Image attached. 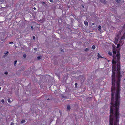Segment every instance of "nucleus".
I'll return each mask as SVG.
<instances>
[{"mask_svg":"<svg viewBox=\"0 0 125 125\" xmlns=\"http://www.w3.org/2000/svg\"><path fill=\"white\" fill-rule=\"evenodd\" d=\"M60 51H61V52H63V51H62V48H60Z\"/></svg>","mask_w":125,"mask_h":125,"instance_id":"obj_29","label":"nucleus"},{"mask_svg":"<svg viewBox=\"0 0 125 125\" xmlns=\"http://www.w3.org/2000/svg\"><path fill=\"white\" fill-rule=\"evenodd\" d=\"M113 59H114V60H115V63H116V61H119L120 60V54L119 52L118 51H117V54L116 51L115 49H113Z\"/></svg>","mask_w":125,"mask_h":125,"instance_id":"obj_3","label":"nucleus"},{"mask_svg":"<svg viewBox=\"0 0 125 125\" xmlns=\"http://www.w3.org/2000/svg\"><path fill=\"white\" fill-rule=\"evenodd\" d=\"M13 42H10L9 43V44H13Z\"/></svg>","mask_w":125,"mask_h":125,"instance_id":"obj_32","label":"nucleus"},{"mask_svg":"<svg viewBox=\"0 0 125 125\" xmlns=\"http://www.w3.org/2000/svg\"><path fill=\"white\" fill-rule=\"evenodd\" d=\"M108 54L109 55H110V56H111L112 55V52H110V51L109 52Z\"/></svg>","mask_w":125,"mask_h":125,"instance_id":"obj_14","label":"nucleus"},{"mask_svg":"<svg viewBox=\"0 0 125 125\" xmlns=\"http://www.w3.org/2000/svg\"><path fill=\"white\" fill-rule=\"evenodd\" d=\"M77 83H75V86L76 87V86H77Z\"/></svg>","mask_w":125,"mask_h":125,"instance_id":"obj_33","label":"nucleus"},{"mask_svg":"<svg viewBox=\"0 0 125 125\" xmlns=\"http://www.w3.org/2000/svg\"><path fill=\"white\" fill-rule=\"evenodd\" d=\"M97 56H98V58H99L100 57H102L100 55L99 53H98Z\"/></svg>","mask_w":125,"mask_h":125,"instance_id":"obj_15","label":"nucleus"},{"mask_svg":"<svg viewBox=\"0 0 125 125\" xmlns=\"http://www.w3.org/2000/svg\"><path fill=\"white\" fill-rule=\"evenodd\" d=\"M62 97L63 98H67V97L66 96H62Z\"/></svg>","mask_w":125,"mask_h":125,"instance_id":"obj_26","label":"nucleus"},{"mask_svg":"<svg viewBox=\"0 0 125 125\" xmlns=\"http://www.w3.org/2000/svg\"><path fill=\"white\" fill-rule=\"evenodd\" d=\"M115 60H114V59H113L112 60V63L113 64H115L117 63V74L116 77L117 78V80L116 82V86L117 88V90L115 94V97L116 98L117 97L118 99L120 98V79L122 77V76L121 75V73L120 72V60L119 61H116L115 63Z\"/></svg>","mask_w":125,"mask_h":125,"instance_id":"obj_2","label":"nucleus"},{"mask_svg":"<svg viewBox=\"0 0 125 125\" xmlns=\"http://www.w3.org/2000/svg\"><path fill=\"white\" fill-rule=\"evenodd\" d=\"M82 7H83V8H84V6L83 5H82Z\"/></svg>","mask_w":125,"mask_h":125,"instance_id":"obj_37","label":"nucleus"},{"mask_svg":"<svg viewBox=\"0 0 125 125\" xmlns=\"http://www.w3.org/2000/svg\"><path fill=\"white\" fill-rule=\"evenodd\" d=\"M51 99H49V98H48V99H47V100H51Z\"/></svg>","mask_w":125,"mask_h":125,"instance_id":"obj_41","label":"nucleus"},{"mask_svg":"<svg viewBox=\"0 0 125 125\" xmlns=\"http://www.w3.org/2000/svg\"><path fill=\"white\" fill-rule=\"evenodd\" d=\"M119 34H117L116 35V36H115V44H116L117 43L118 39L119 38Z\"/></svg>","mask_w":125,"mask_h":125,"instance_id":"obj_4","label":"nucleus"},{"mask_svg":"<svg viewBox=\"0 0 125 125\" xmlns=\"http://www.w3.org/2000/svg\"><path fill=\"white\" fill-rule=\"evenodd\" d=\"M67 109L68 110H70V105L68 104L67 105Z\"/></svg>","mask_w":125,"mask_h":125,"instance_id":"obj_5","label":"nucleus"},{"mask_svg":"<svg viewBox=\"0 0 125 125\" xmlns=\"http://www.w3.org/2000/svg\"><path fill=\"white\" fill-rule=\"evenodd\" d=\"M25 120H23L21 121V123H25Z\"/></svg>","mask_w":125,"mask_h":125,"instance_id":"obj_20","label":"nucleus"},{"mask_svg":"<svg viewBox=\"0 0 125 125\" xmlns=\"http://www.w3.org/2000/svg\"><path fill=\"white\" fill-rule=\"evenodd\" d=\"M43 3L44 4H45L46 5V6L47 5V4H46V3L45 2H43Z\"/></svg>","mask_w":125,"mask_h":125,"instance_id":"obj_30","label":"nucleus"},{"mask_svg":"<svg viewBox=\"0 0 125 125\" xmlns=\"http://www.w3.org/2000/svg\"><path fill=\"white\" fill-rule=\"evenodd\" d=\"M31 28L32 29H33V26H32L31 27Z\"/></svg>","mask_w":125,"mask_h":125,"instance_id":"obj_38","label":"nucleus"},{"mask_svg":"<svg viewBox=\"0 0 125 125\" xmlns=\"http://www.w3.org/2000/svg\"><path fill=\"white\" fill-rule=\"evenodd\" d=\"M14 123L13 122H11V125H13Z\"/></svg>","mask_w":125,"mask_h":125,"instance_id":"obj_35","label":"nucleus"},{"mask_svg":"<svg viewBox=\"0 0 125 125\" xmlns=\"http://www.w3.org/2000/svg\"><path fill=\"white\" fill-rule=\"evenodd\" d=\"M8 73V72L7 71L5 72L4 73V74L6 75H7Z\"/></svg>","mask_w":125,"mask_h":125,"instance_id":"obj_27","label":"nucleus"},{"mask_svg":"<svg viewBox=\"0 0 125 125\" xmlns=\"http://www.w3.org/2000/svg\"><path fill=\"white\" fill-rule=\"evenodd\" d=\"M37 48H34V50L35 51H36L37 50Z\"/></svg>","mask_w":125,"mask_h":125,"instance_id":"obj_34","label":"nucleus"},{"mask_svg":"<svg viewBox=\"0 0 125 125\" xmlns=\"http://www.w3.org/2000/svg\"><path fill=\"white\" fill-rule=\"evenodd\" d=\"M8 54V51H7V52L3 56V57L5 58L6 56H7V55Z\"/></svg>","mask_w":125,"mask_h":125,"instance_id":"obj_10","label":"nucleus"},{"mask_svg":"<svg viewBox=\"0 0 125 125\" xmlns=\"http://www.w3.org/2000/svg\"><path fill=\"white\" fill-rule=\"evenodd\" d=\"M84 50L86 51H89V49L88 48H86Z\"/></svg>","mask_w":125,"mask_h":125,"instance_id":"obj_22","label":"nucleus"},{"mask_svg":"<svg viewBox=\"0 0 125 125\" xmlns=\"http://www.w3.org/2000/svg\"><path fill=\"white\" fill-rule=\"evenodd\" d=\"M39 76L40 77V80H41V79L42 78H42H43V76L42 75H39Z\"/></svg>","mask_w":125,"mask_h":125,"instance_id":"obj_23","label":"nucleus"},{"mask_svg":"<svg viewBox=\"0 0 125 125\" xmlns=\"http://www.w3.org/2000/svg\"><path fill=\"white\" fill-rule=\"evenodd\" d=\"M119 43H120L121 44H122L123 45V41H122L121 40L119 41Z\"/></svg>","mask_w":125,"mask_h":125,"instance_id":"obj_11","label":"nucleus"},{"mask_svg":"<svg viewBox=\"0 0 125 125\" xmlns=\"http://www.w3.org/2000/svg\"><path fill=\"white\" fill-rule=\"evenodd\" d=\"M115 1H116L118 3H119L120 2V0H115Z\"/></svg>","mask_w":125,"mask_h":125,"instance_id":"obj_18","label":"nucleus"},{"mask_svg":"<svg viewBox=\"0 0 125 125\" xmlns=\"http://www.w3.org/2000/svg\"><path fill=\"white\" fill-rule=\"evenodd\" d=\"M84 23L85 25L86 26H88V22L87 21H84Z\"/></svg>","mask_w":125,"mask_h":125,"instance_id":"obj_7","label":"nucleus"},{"mask_svg":"<svg viewBox=\"0 0 125 125\" xmlns=\"http://www.w3.org/2000/svg\"><path fill=\"white\" fill-rule=\"evenodd\" d=\"M92 24L93 25H94L95 23H92Z\"/></svg>","mask_w":125,"mask_h":125,"instance_id":"obj_39","label":"nucleus"},{"mask_svg":"<svg viewBox=\"0 0 125 125\" xmlns=\"http://www.w3.org/2000/svg\"><path fill=\"white\" fill-rule=\"evenodd\" d=\"M112 74V85L111 88V102L110 106L109 119H119V106L120 101V98L119 99L117 97L116 98L115 94L117 90L116 84H115L116 71L115 66L113 65Z\"/></svg>","mask_w":125,"mask_h":125,"instance_id":"obj_1","label":"nucleus"},{"mask_svg":"<svg viewBox=\"0 0 125 125\" xmlns=\"http://www.w3.org/2000/svg\"><path fill=\"white\" fill-rule=\"evenodd\" d=\"M33 9L34 10H36V8H35V7H34L33 8Z\"/></svg>","mask_w":125,"mask_h":125,"instance_id":"obj_40","label":"nucleus"},{"mask_svg":"<svg viewBox=\"0 0 125 125\" xmlns=\"http://www.w3.org/2000/svg\"><path fill=\"white\" fill-rule=\"evenodd\" d=\"M63 8V6L62 5H61L60 6H59V7L58 8L61 10L62 11Z\"/></svg>","mask_w":125,"mask_h":125,"instance_id":"obj_8","label":"nucleus"},{"mask_svg":"<svg viewBox=\"0 0 125 125\" xmlns=\"http://www.w3.org/2000/svg\"><path fill=\"white\" fill-rule=\"evenodd\" d=\"M125 24L124 25V27L125 28Z\"/></svg>","mask_w":125,"mask_h":125,"instance_id":"obj_42","label":"nucleus"},{"mask_svg":"<svg viewBox=\"0 0 125 125\" xmlns=\"http://www.w3.org/2000/svg\"><path fill=\"white\" fill-rule=\"evenodd\" d=\"M122 45V44H121L120 43H119L117 45V48H119L120 46Z\"/></svg>","mask_w":125,"mask_h":125,"instance_id":"obj_6","label":"nucleus"},{"mask_svg":"<svg viewBox=\"0 0 125 125\" xmlns=\"http://www.w3.org/2000/svg\"><path fill=\"white\" fill-rule=\"evenodd\" d=\"M26 54H23V57L24 58H25L26 57Z\"/></svg>","mask_w":125,"mask_h":125,"instance_id":"obj_19","label":"nucleus"},{"mask_svg":"<svg viewBox=\"0 0 125 125\" xmlns=\"http://www.w3.org/2000/svg\"><path fill=\"white\" fill-rule=\"evenodd\" d=\"M98 30H99V31H101V26L99 25L98 26Z\"/></svg>","mask_w":125,"mask_h":125,"instance_id":"obj_12","label":"nucleus"},{"mask_svg":"<svg viewBox=\"0 0 125 125\" xmlns=\"http://www.w3.org/2000/svg\"><path fill=\"white\" fill-rule=\"evenodd\" d=\"M125 35H124V34L121 37V40H122L123 39H125Z\"/></svg>","mask_w":125,"mask_h":125,"instance_id":"obj_9","label":"nucleus"},{"mask_svg":"<svg viewBox=\"0 0 125 125\" xmlns=\"http://www.w3.org/2000/svg\"><path fill=\"white\" fill-rule=\"evenodd\" d=\"M13 0H9L10 3L11 4V3H12Z\"/></svg>","mask_w":125,"mask_h":125,"instance_id":"obj_16","label":"nucleus"},{"mask_svg":"<svg viewBox=\"0 0 125 125\" xmlns=\"http://www.w3.org/2000/svg\"><path fill=\"white\" fill-rule=\"evenodd\" d=\"M37 58L38 60H39L40 59H41V56H38L37 57Z\"/></svg>","mask_w":125,"mask_h":125,"instance_id":"obj_21","label":"nucleus"},{"mask_svg":"<svg viewBox=\"0 0 125 125\" xmlns=\"http://www.w3.org/2000/svg\"><path fill=\"white\" fill-rule=\"evenodd\" d=\"M92 48L93 49H94L95 48V47L94 45H93L92 46Z\"/></svg>","mask_w":125,"mask_h":125,"instance_id":"obj_17","label":"nucleus"},{"mask_svg":"<svg viewBox=\"0 0 125 125\" xmlns=\"http://www.w3.org/2000/svg\"><path fill=\"white\" fill-rule=\"evenodd\" d=\"M4 2V0H0V2Z\"/></svg>","mask_w":125,"mask_h":125,"instance_id":"obj_25","label":"nucleus"},{"mask_svg":"<svg viewBox=\"0 0 125 125\" xmlns=\"http://www.w3.org/2000/svg\"><path fill=\"white\" fill-rule=\"evenodd\" d=\"M1 101L2 103H4V99H2Z\"/></svg>","mask_w":125,"mask_h":125,"instance_id":"obj_28","label":"nucleus"},{"mask_svg":"<svg viewBox=\"0 0 125 125\" xmlns=\"http://www.w3.org/2000/svg\"><path fill=\"white\" fill-rule=\"evenodd\" d=\"M1 87H0V89H1Z\"/></svg>","mask_w":125,"mask_h":125,"instance_id":"obj_43","label":"nucleus"},{"mask_svg":"<svg viewBox=\"0 0 125 125\" xmlns=\"http://www.w3.org/2000/svg\"><path fill=\"white\" fill-rule=\"evenodd\" d=\"M13 100L11 99L10 100V99H8V102L9 103H11V102L13 101Z\"/></svg>","mask_w":125,"mask_h":125,"instance_id":"obj_13","label":"nucleus"},{"mask_svg":"<svg viewBox=\"0 0 125 125\" xmlns=\"http://www.w3.org/2000/svg\"><path fill=\"white\" fill-rule=\"evenodd\" d=\"M33 38L34 40H35V37L34 36H33Z\"/></svg>","mask_w":125,"mask_h":125,"instance_id":"obj_31","label":"nucleus"},{"mask_svg":"<svg viewBox=\"0 0 125 125\" xmlns=\"http://www.w3.org/2000/svg\"><path fill=\"white\" fill-rule=\"evenodd\" d=\"M16 62H17V61L16 60H15L14 61V65L15 66V65L16 63Z\"/></svg>","mask_w":125,"mask_h":125,"instance_id":"obj_24","label":"nucleus"},{"mask_svg":"<svg viewBox=\"0 0 125 125\" xmlns=\"http://www.w3.org/2000/svg\"><path fill=\"white\" fill-rule=\"evenodd\" d=\"M50 2H53V0H50Z\"/></svg>","mask_w":125,"mask_h":125,"instance_id":"obj_36","label":"nucleus"}]
</instances>
